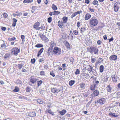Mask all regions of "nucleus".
I'll list each match as a JSON object with an SVG mask.
<instances>
[{
    "instance_id": "e2e57ef3",
    "label": "nucleus",
    "mask_w": 120,
    "mask_h": 120,
    "mask_svg": "<svg viewBox=\"0 0 120 120\" xmlns=\"http://www.w3.org/2000/svg\"><path fill=\"white\" fill-rule=\"evenodd\" d=\"M88 9L89 10L92 12H94V10L92 8H89Z\"/></svg>"
},
{
    "instance_id": "7ed1b4c3",
    "label": "nucleus",
    "mask_w": 120,
    "mask_h": 120,
    "mask_svg": "<svg viewBox=\"0 0 120 120\" xmlns=\"http://www.w3.org/2000/svg\"><path fill=\"white\" fill-rule=\"evenodd\" d=\"M53 52L54 53L57 54V55H60L61 53V49L57 47H55L54 48Z\"/></svg>"
},
{
    "instance_id": "6ab92c4d",
    "label": "nucleus",
    "mask_w": 120,
    "mask_h": 120,
    "mask_svg": "<svg viewBox=\"0 0 120 120\" xmlns=\"http://www.w3.org/2000/svg\"><path fill=\"white\" fill-rule=\"evenodd\" d=\"M28 115L30 117H34L36 116V113L35 112H29Z\"/></svg>"
},
{
    "instance_id": "680f3d73",
    "label": "nucleus",
    "mask_w": 120,
    "mask_h": 120,
    "mask_svg": "<svg viewBox=\"0 0 120 120\" xmlns=\"http://www.w3.org/2000/svg\"><path fill=\"white\" fill-rule=\"evenodd\" d=\"M40 74L41 75H45V72L44 71H42L40 72Z\"/></svg>"
},
{
    "instance_id": "79ce46f5",
    "label": "nucleus",
    "mask_w": 120,
    "mask_h": 120,
    "mask_svg": "<svg viewBox=\"0 0 120 120\" xmlns=\"http://www.w3.org/2000/svg\"><path fill=\"white\" fill-rule=\"evenodd\" d=\"M21 38L22 39V42H24L25 41V36L23 35H21Z\"/></svg>"
},
{
    "instance_id": "f3484780",
    "label": "nucleus",
    "mask_w": 120,
    "mask_h": 120,
    "mask_svg": "<svg viewBox=\"0 0 120 120\" xmlns=\"http://www.w3.org/2000/svg\"><path fill=\"white\" fill-rule=\"evenodd\" d=\"M91 17L89 13L86 14L85 15V19L87 20L89 19Z\"/></svg>"
},
{
    "instance_id": "dca6fc26",
    "label": "nucleus",
    "mask_w": 120,
    "mask_h": 120,
    "mask_svg": "<svg viewBox=\"0 0 120 120\" xmlns=\"http://www.w3.org/2000/svg\"><path fill=\"white\" fill-rule=\"evenodd\" d=\"M63 22L64 23H67V21L68 20V17L64 16L62 18Z\"/></svg>"
},
{
    "instance_id": "473e14b6",
    "label": "nucleus",
    "mask_w": 120,
    "mask_h": 120,
    "mask_svg": "<svg viewBox=\"0 0 120 120\" xmlns=\"http://www.w3.org/2000/svg\"><path fill=\"white\" fill-rule=\"evenodd\" d=\"M43 101L42 99H38L37 100V102L39 104H42L43 102Z\"/></svg>"
},
{
    "instance_id": "e433bc0d",
    "label": "nucleus",
    "mask_w": 120,
    "mask_h": 120,
    "mask_svg": "<svg viewBox=\"0 0 120 120\" xmlns=\"http://www.w3.org/2000/svg\"><path fill=\"white\" fill-rule=\"evenodd\" d=\"M86 42H87L88 44H88V45L91 44V41L89 38H88Z\"/></svg>"
},
{
    "instance_id": "a211bd4d",
    "label": "nucleus",
    "mask_w": 120,
    "mask_h": 120,
    "mask_svg": "<svg viewBox=\"0 0 120 120\" xmlns=\"http://www.w3.org/2000/svg\"><path fill=\"white\" fill-rule=\"evenodd\" d=\"M106 88L107 91L109 92H111V90L112 88L111 86L110 85H107V86L106 87Z\"/></svg>"
},
{
    "instance_id": "8fccbe9b",
    "label": "nucleus",
    "mask_w": 120,
    "mask_h": 120,
    "mask_svg": "<svg viewBox=\"0 0 120 120\" xmlns=\"http://www.w3.org/2000/svg\"><path fill=\"white\" fill-rule=\"evenodd\" d=\"M73 31L75 35H78L79 32L77 30H73Z\"/></svg>"
},
{
    "instance_id": "0e129e2a",
    "label": "nucleus",
    "mask_w": 120,
    "mask_h": 120,
    "mask_svg": "<svg viewBox=\"0 0 120 120\" xmlns=\"http://www.w3.org/2000/svg\"><path fill=\"white\" fill-rule=\"evenodd\" d=\"M19 69H21L23 66V65L22 64H19Z\"/></svg>"
},
{
    "instance_id": "58836bf2",
    "label": "nucleus",
    "mask_w": 120,
    "mask_h": 120,
    "mask_svg": "<svg viewBox=\"0 0 120 120\" xmlns=\"http://www.w3.org/2000/svg\"><path fill=\"white\" fill-rule=\"evenodd\" d=\"M60 12L59 11H55L53 12V15H56L60 13Z\"/></svg>"
},
{
    "instance_id": "9b49d317",
    "label": "nucleus",
    "mask_w": 120,
    "mask_h": 120,
    "mask_svg": "<svg viewBox=\"0 0 120 120\" xmlns=\"http://www.w3.org/2000/svg\"><path fill=\"white\" fill-rule=\"evenodd\" d=\"M82 12L80 10L79 11H77L75 12L71 16V18H73L76 16L77 15L81 13Z\"/></svg>"
},
{
    "instance_id": "338daca9",
    "label": "nucleus",
    "mask_w": 120,
    "mask_h": 120,
    "mask_svg": "<svg viewBox=\"0 0 120 120\" xmlns=\"http://www.w3.org/2000/svg\"><path fill=\"white\" fill-rule=\"evenodd\" d=\"M85 2L87 4H89L90 1L89 0H85Z\"/></svg>"
},
{
    "instance_id": "a19ab883",
    "label": "nucleus",
    "mask_w": 120,
    "mask_h": 120,
    "mask_svg": "<svg viewBox=\"0 0 120 120\" xmlns=\"http://www.w3.org/2000/svg\"><path fill=\"white\" fill-rule=\"evenodd\" d=\"M86 30V29L83 27H81L80 30V31L82 34L83 32Z\"/></svg>"
},
{
    "instance_id": "a18cd8bd",
    "label": "nucleus",
    "mask_w": 120,
    "mask_h": 120,
    "mask_svg": "<svg viewBox=\"0 0 120 120\" xmlns=\"http://www.w3.org/2000/svg\"><path fill=\"white\" fill-rule=\"evenodd\" d=\"M82 76H84V77L86 78H88V77L89 76V75L88 74L84 73L83 74Z\"/></svg>"
},
{
    "instance_id": "ddd939ff",
    "label": "nucleus",
    "mask_w": 120,
    "mask_h": 120,
    "mask_svg": "<svg viewBox=\"0 0 120 120\" xmlns=\"http://www.w3.org/2000/svg\"><path fill=\"white\" fill-rule=\"evenodd\" d=\"M40 37L43 41H44L47 42L48 41V38L45 36L44 34H42L41 36H40Z\"/></svg>"
},
{
    "instance_id": "c03bdc74",
    "label": "nucleus",
    "mask_w": 120,
    "mask_h": 120,
    "mask_svg": "<svg viewBox=\"0 0 120 120\" xmlns=\"http://www.w3.org/2000/svg\"><path fill=\"white\" fill-rule=\"evenodd\" d=\"M47 20L48 21L49 23H50L52 20V17H49L48 18Z\"/></svg>"
},
{
    "instance_id": "20e7f679",
    "label": "nucleus",
    "mask_w": 120,
    "mask_h": 120,
    "mask_svg": "<svg viewBox=\"0 0 120 120\" xmlns=\"http://www.w3.org/2000/svg\"><path fill=\"white\" fill-rule=\"evenodd\" d=\"M111 77L113 82H117L118 77L117 75L115 73L114 74H112L111 75Z\"/></svg>"
},
{
    "instance_id": "9d476101",
    "label": "nucleus",
    "mask_w": 120,
    "mask_h": 120,
    "mask_svg": "<svg viewBox=\"0 0 120 120\" xmlns=\"http://www.w3.org/2000/svg\"><path fill=\"white\" fill-rule=\"evenodd\" d=\"M51 91L54 93H57L59 92L61 90H60L56 88H52L51 89Z\"/></svg>"
},
{
    "instance_id": "4468645a",
    "label": "nucleus",
    "mask_w": 120,
    "mask_h": 120,
    "mask_svg": "<svg viewBox=\"0 0 120 120\" xmlns=\"http://www.w3.org/2000/svg\"><path fill=\"white\" fill-rule=\"evenodd\" d=\"M63 22L62 21H59L58 22V25L59 27L60 28L62 27L63 26Z\"/></svg>"
},
{
    "instance_id": "2f4dec72",
    "label": "nucleus",
    "mask_w": 120,
    "mask_h": 120,
    "mask_svg": "<svg viewBox=\"0 0 120 120\" xmlns=\"http://www.w3.org/2000/svg\"><path fill=\"white\" fill-rule=\"evenodd\" d=\"M93 93L96 96H97L99 93L98 91L97 90H95Z\"/></svg>"
},
{
    "instance_id": "3c124183",
    "label": "nucleus",
    "mask_w": 120,
    "mask_h": 120,
    "mask_svg": "<svg viewBox=\"0 0 120 120\" xmlns=\"http://www.w3.org/2000/svg\"><path fill=\"white\" fill-rule=\"evenodd\" d=\"M9 56V55L7 53L5 54L4 58L5 59L8 58V57Z\"/></svg>"
},
{
    "instance_id": "052dcab7",
    "label": "nucleus",
    "mask_w": 120,
    "mask_h": 120,
    "mask_svg": "<svg viewBox=\"0 0 120 120\" xmlns=\"http://www.w3.org/2000/svg\"><path fill=\"white\" fill-rule=\"evenodd\" d=\"M117 97L119 98H120V92H118L117 94Z\"/></svg>"
},
{
    "instance_id": "cd10ccee",
    "label": "nucleus",
    "mask_w": 120,
    "mask_h": 120,
    "mask_svg": "<svg viewBox=\"0 0 120 120\" xmlns=\"http://www.w3.org/2000/svg\"><path fill=\"white\" fill-rule=\"evenodd\" d=\"M89 67L88 68L87 70L89 72V73H90L92 72V70L93 69V68L92 67L90 66V65H89Z\"/></svg>"
},
{
    "instance_id": "6e6552de",
    "label": "nucleus",
    "mask_w": 120,
    "mask_h": 120,
    "mask_svg": "<svg viewBox=\"0 0 120 120\" xmlns=\"http://www.w3.org/2000/svg\"><path fill=\"white\" fill-rule=\"evenodd\" d=\"M40 23L38 22H36L34 25V27L36 30H40L41 29V28L38 27L39 26Z\"/></svg>"
},
{
    "instance_id": "864d4df0",
    "label": "nucleus",
    "mask_w": 120,
    "mask_h": 120,
    "mask_svg": "<svg viewBox=\"0 0 120 120\" xmlns=\"http://www.w3.org/2000/svg\"><path fill=\"white\" fill-rule=\"evenodd\" d=\"M16 38L15 37H13L10 38H9L8 39V40L10 41H11L13 40H14Z\"/></svg>"
},
{
    "instance_id": "2eb2a0df",
    "label": "nucleus",
    "mask_w": 120,
    "mask_h": 120,
    "mask_svg": "<svg viewBox=\"0 0 120 120\" xmlns=\"http://www.w3.org/2000/svg\"><path fill=\"white\" fill-rule=\"evenodd\" d=\"M98 54V50L97 47H94L93 50V53Z\"/></svg>"
},
{
    "instance_id": "4d7b16f0",
    "label": "nucleus",
    "mask_w": 120,
    "mask_h": 120,
    "mask_svg": "<svg viewBox=\"0 0 120 120\" xmlns=\"http://www.w3.org/2000/svg\"><path fill=\"white\" fill-rule=\"evenodd\" d=\"M50 74L51 75L54 77L55 76V75L53 71H52L51 72H50Z\"/></svg>"
},
{
    "instance_id": "bb28decb",
    "label": "nucleus",
    "mask_w": 120,
    "mask_h": 120,
    "mask_svg": "<svg viewBox=\"0 0 120 120\" xmlns=\"http://www.w3.org/2000/svg\"><path fill=\"white\" fill-rule=\"evenodd\" d=\"M94 47H90L88 49V50L89 51V52L92 54L93 53V50Z\"/></svg>"
},
{
    "instance_id": "b1692460",
    "label": "nucleus",
    "mask_w": 120,
    "mask_h": 120,
    "mask_svg": "<svg viewBox=\"0 0 120 120\" xmlns=\"http://www.w3.org/2000/svg\"><path fill=\"white\" fill-rule=\"evenodd\" d=\"M80 87L82 89H84L85 88V84L83 82L81 83L80 84Z\"/></svg>"
},
{
    "instance_id": "de8ad7c7",
    "label": "nucleus",
    "mask_w": 120,
    "mask_h": 120,
    "mask_svg": "<svg viewBox=\"0 0 120 120\" xmlns=\"http://www.w3.org/2000/svg\"><path fill=\"white\" fill-rule=\"evenodd\" d=\"M96 60L95 58H94L92 57L91 58V62L92 63H95Z\"/></svg>"
},
{
    "instance_id": "423d86ee",
    "label": "nucleus",
    "mask_w": 120,
    "mask_h": 120,
    "mask_svg": "<svg viewBox=\"0 0 120 120\" xmlns=\"http://www.w3.org/2000/svg\"><path fill=\"white\" fill-rule=\"evenodd\" d=\"M105 101V98H102L99 99L97 101V102L100 104L101 105H102L104 104Z\"/></svg>"
},
{
    "instance_id": "603ef678",
    "label": "nucleus",
    "mask_w": 120,
    "mask_h": 120,
    "mask_svg": "<svg viewBox=\"0 0 120 120\" xmlns=\"http://www.w3.org/2000/svg\"><path fill=\"white\" fill-rule=\"evenodd\" d=\"M37 82V85H38V86H40L42 83V81L41 80H40L39 81H38Z\"/></svg>"
},
{
    "instance_id": "393cba45",
    "label": "nucleus",
    "mask_w": 120,
    "mask_h": 120,
    "mask_svg": "<svg viewBox=\"0 0 120 120\" xmlns=\"http://www.w3.org/2000/svg\"><path fill=\"white\" fill-rule=\"evenodd\" d=\"M12 26H16V23L17 21V20L15 18H13L12 19Z\"/></svg>"
},
{
    "instance_id": "5701e85b",
    "label": "nucleus",
    "mask_w": 120,
    "mask_h": 120,
    "mask_svg": "<svg viewBox=\"0 0 120 120\" xmlns=\"http://www.w3.org/2000/svg\"><path fill=\"white\" fill-rule=\"evenodd\" d=\"M104 69V66L103 65H101L99 67L100 72L101 73L102 72Z\"/></svg>"
},
{
    "instance_id": "bf43d9fd",
    "label": "nucleus",
    "mask_w": 120,
    "mask_h": 120,
    "mask_svg": "<svg viewBox=\"0 0 120 120\" xmlns=\"http://www.w3.org/2000/svg\"><path fill=\"white\" fill-rule=\"evenodd\" d=\"M92 73H94V75H95V74H97V72L94 69L92 70Z\"/></svg>"
},
{
    "instance_id": "aec40b11",
    "label": "nucleus",
    "mask_w": 120,
    "mask_h": 120,
    "mask_svg": "<svg viewBox=\"0 0 120 120\" xmlns=\"http://www.w3.org/2000/svg\"><path fill=\"white\" fill-rule=\"evenodd\" d=\"M44 50V49L43 48H42L40 50L38 51V54L37 55V56L38 57L39 56L41 55V53L43 52Z\"/></svg>"
},
{
    "instance_id": "5fc2aeb1",
    "label": "nucleus",
    "mask_w": 120,
    "mask_h": 120,
    "mask_svg": "<svg viewBox=\"0 0 120 120\" xmlns=\"http://www.w3.org/2000/svg\"><path fill=\"white\" fill-rule=\"evenodd\" d=\"M39 27L41 28V29L42 30H44L45 29V27L44 25H41V27Z\"/></svg>"
},
{
    "instance_id": "c756f323",
    "label": "nucleus",
    "mask_w": 120,
    "mask_h": 120,
    "mask_svg": "<svg viewBox=\"0 0 120 120\" xmlns=\"http://www.w3.org/2000/svg\"><path fill=\"white\" fill-rule=\"evenodd\" d=\"M75 82L74 80H71L69 81V84L70 86H71L74 84Z\"/></svg>"
},
{
    "instance_id": "4c0bfd02",
    "label": "nucleus",
    "mask_w": 120,
    "mask_h": 120,
    "mask_svg": "<svg viewBox=\"0 0 120 120\" xmlns=\"http://www.w3.org/2000/svg\"><path fill=\"white\" fill-rule=\"evenodd\" d=\"M98 1L96 0H94L92 3L93 4L95 5H97L98 6Z\"/></svg>"
},
{
    "instance_id": "39448f33",
    "label": "nucleus",
    "mask_w": 120,
    "mask_h": 120,
    "mask_svg": "<svg viewBox=\"0 0 120 120\" xmlns=\"http://www.w3.org/2000/svg\"><path fill=\"white\" fill-rule=\"evenodd\" d=\"M120 4L119 2H118L114 4V11L115 12H117L118 11Z\"/></svg>"
},
{
    "instance_id": "774afa93",
    "label": "nucleus",
    "mask_w": 120,
    "mask_h": 120,
    "mask_svg": "<svg viewBox=\"0 0 120 120\" xmlns=\"http://www.w3.org/2000/svg\"><path fill=\"white\" fill-rule=\"evenodd\" d=\"M94 83V84H95V85H98L99 83V82L98 81H96Z\"/></svg>"
},
{
    "instance_id": "f257e3e1",
    "label": "nucleus",
    "mask_w": 120,
    "mask_h": 120,
    "mask_svg": "<svg viewBox=\"0 0 120 120\" xmlns=\"http://www.w3.org/2000/svg\"><path fill=\"white\" fill-rule=\"evenodd\" d=\"M90 23L91 26H95L98 24V21L95 18L92 17L90 19Z\"/></svg>"
},
{
    "instance_id": "37998d69",
    "label": "nucleus",
    "mask_w": 120,
    "mask_h": 120,
    "mask_svg": "<svg viewBox=\"0 0 120 120\" xmlns=\"http://www.w3.org/2000/svg\"><path fill=\"white\" fill-rule=\"evenodd\" d=\"M80 71L78 69H77L75 73V74L76 75L79 74L80 73Z\"/></svg>"
},
{
    "instance_id": "f8f14e48",
    "label": "nucleus",
    "mask_w": 120,
    "mask_h": 120,
    "mask_svg": "<svg viewBox=\"0 0 120 120\" xmlns=\"http://www.w3.org/2000/svg\"><path fill=\"white\" fill-rule=\"evenodd\" d=\"M117 56L115 55L111 56L109 57V59L110 60H116L117 59Z\"/></svg>"
},
{
    "instance_id": "6e6d98bb",
    "label": "nucleus",
    "mask_w": 120,
    "mask_h": 120,
    "mask_svg": "<svg viewBox=\"0 0 120 120\" xmlns=\"http://www.w3.org/2000/svg\"><path fill=\"white\" fill-rule=\"evenodd\" d=\"M26 90L27 92H29L30 90V89L29 87H27L26 88Z\"/></svg>"
},
{
    "instance_id": "09e8293b",
    "label": "nucleus",
    "mask_w": 120,
    "mask_h": 120,
    "mask_svg": "<svg viewBox=\"0 0 120 120\" xmlns=\"http://www.w3.org/2000/svg\"><path fill=\"white\" fill-rule=\"evenodd\" d=\"M95 96V95L93 93H92L90 95V98L92 99L94 98Z\"/></svg>"
},
{
    "instance_id": "13d9d810",
    "label": "nucleus",
    "mask_w": 120,
    "mask_h": 120,
    "mask_svg": "<svg viewBox=\"0 0 120 120\" xmlns=\"http://www.w3.org/2000/svg\"><path fill=\"white\" fill-rule=\"evenodd\" d=\"M3 15L4 16V18H6L8 16L7 14L6 13H4L3 14Z\"/></svg>"
},
{
    "instance_id": "f704fd0d",
    "label": "nucleus",
    "mask_w": 120,
    "mask_h": 120,
    "mask_svg": "<svg viewBox=\"0 0 120 120\" xmlns=\"http://www.w3.org/2000/svg\"><path fill=\"white\" fill-rule=\"evenodd\" d=\"M19 90V88L17 86H15V89L13 90V91L15 92H18Z\"/></svg>"
},
{
    "instance_id": "c9c22d12",
    "label": "nucleus",
    "mask_w": 120,
    "mask_h": 120,
    "mask_svg": "<svg viewBox=\"0 0 120 120\" xmlns=\"http://www.w3.org/2000/svg\"><path fill=\"white\" fill-rule=\"evenodd\" d=\"M65 45L67 49H70V44L68 42L66 41Z\"/></svg>"
},
{
    "instance_id": "c85d7f7f",
    "label": "nucleus",
    "mask_w": 120,
    "mask_h": 120,
    "mask_svg": "<svg viewBox=\"0 0 120 120\" xmlns=\"http://www.w3.org/2000/svg\"><path fill=\"white\" fill-rule=\"evenodd\" d=\"M52 8L53 10H57V7L54 4H53L52 6Z\"/></svg>"
},
{
    "instance_id": "7c9ffc66",
    "label": "nucleus",
    "mask_w": 120,
    "mask_h": 120,
    "mask_svg": "<svg viewBox=\"0 0 120 120\" xmlns=\"http://www.w3.org/2000/svg\"><path fill=\"white\" fill-rule=\"evenodd\" d=\"M33 0H24L23 1L24 3H32L33 2Z\"/></svg>"
},
{
    "instance_id": "72a5a7b5",
    "label": "nucleus",
    "mask_w": 120,
    "mask_h": 120,
    "mask_svg": "<svg viewBox=\"0 0 120 120\" xmlns=\"http://www.w3.org/2000/svg\"><path fill=\"white\" fill-rule=\"evenodd\" d=\"M43 46V45L42 44H38L35 45V47L38 48H40L42 47Z\"/></svg>"
},
{
    "instance_id": "ea45409f",
    "label": "nucleus",
    "mask_w": 120,
    "mask_h": 120,
    "mask_svg": "<svg viewBox=\"0 0 120 120\" xmlns=\"http://www.w3.org/2000/svg\"><path fill=\"white\" fill-rule=\"evenodd\" d=\"M55 44L54 43V42L53 41H51L50 42V46L52 48V47L55 46Z\"/></svg>"
},
{
    "instance_id": "49530a36",
    "label": "nucleus",
    "mask_w": 120,
    "mask_h": 120,
    "mask_svg": "<svg viewBox=\"0 0 120 120\" xmlns=\"http://www.w3.org/2000/svg\"><path fill=\"white\" fill-rule=\"evenodd\" d=\"M35 58L32 59L31 60V62L32 64H34L35 62Z\"/></svg>"
},
{
    "instance_id": "1a4fd4ad",
    "label": "nucleus",
    "mask_w": 120,
    "mask_h": 120,
    "mask_svg": "<svg viewBox=\"0 0 120 120\" xmlns=\"http://www.w3.org/2000/svg\"><path fill=\"white\" fill-rule=\"evenodd\" d=\"M37 80V79L36 78H34L33 77H32L30 80V82H29V85H30L32 86V84L30 83H32L33 84H34Z\"/></svg>"
},
{
    "instance_id": "412c9836",
    "label": "nucleus",
    "mask_w": 120,
    "mask_h": 120,
    "mask_svg": "<svg viewBox=\"0 0 120 120\" xmlns=\"http://www.w3.org/2000/svg\"><path fill=\"white\" fill-rule=\"evenodd\" d=\"M66 110L65 109H63L61 111H60L59 112V113L61 115L63 116L64 115L66 112Z\"/></svg>"
},
{
    "instance_id": "4be33fe9",
    "label": "nucleus",
    "mask_w": 120,
    "mask_h": 120,
    "mask_svg": "<svg viewBox=\"0 0 120 120\" xmlns=\"http://www.w3.org/2000/svg\"><path fill=\"white\" fill-rule=\"evenodd\" d=\"M96 86L95 84H93L91 85L90 87V89L92 90H95Z\"/></svg>"
},
{
    "instance_id": "69168bd1",
    "label": "nucleus",
    "mask_w": 120,
    "mask_h": 120,
    "mask_svg": "<svg viewBox=\"0 0 120 120\" xmlns=\"http://www.w3.org/2000/svg\"><path fill=\"white\" fill-rule=\"evenodd\" d=\"M101 41L100 40H98L97 42V43L98 45H100L101 43Z\"/></svg>"
},
{
    "instance_id": "f03ea898",
    "label": "nucleus",
    "mask_w": 120,
    "mask_h": 120,
    "mask_svg": "<svg viewBox=\"0 0 120 120\" xmlns=\"http://www.w3.org/2000/svg\"><path fill=\"white\" fill-rule=\"evenodd\" d=\"M19 52L20 49L16 47L13 48L11 50L12 53L15 56L17 55Z\"/></svg>"
},
{
    "instance_id": "0eeeda50",
    "label": "nucleus",
    "mask_w": 120,
    "mask_h": 120,
    "mask_svg": "<svg viewBox=\"0 0 120 120\" xmlns=\"http://www.w3.org/2000/svg\"><path fill=\"white\" fill-rule=\"evenodd\" d=\"M47 54L48 56L54 54L53 50H52V48L49 47L48 50L47 51Z\"/></svg>"
},
{
    "instance_id": "a878e982",
    "label": "nucleus",
    "mask_w": 120,
    "mask_h": 120,
    "mask_svg": "<svg viewBox=\"0 0 120 120\" xmlns=\"http://www.w3.org/2000/svg\"><path fill=\"white\" fill-rule=\"evenodd\" d=\"M109 114L110 116H113L115 117H117L118 116V115H115V113H109Z\"/></svg>"
}]
</instances>
